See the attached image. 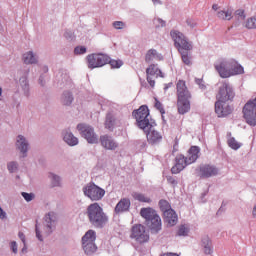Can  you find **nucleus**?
Here are the masks:
<instances>
[{
  "instance_id": "obj_17",
  "label": "nucleus",
  "mask_w": 256,
  "mask_h": 256,
  "mask_svg": "<svg viewBox=\"0 0 256 256\" xmlns=\"http://www.w3.org/2000/svg\"><path fill=\"white\" fill-rule=\"evenodd\" d=\"M57 216H55V212H49L45 216L46 226L43 228L44 235H49L52 233L51 227L53 226L54 221H56Z\"/></svg>"
},
{
  "instance_id": "obj_44",
  "label": "nucleus",
  "mask_w": 256,
  "mask_h": 256,
  "mask_svg": "<svg viewBox=\"0 0 256 256\" xmlns=\"http://www.w3.org/2000/svg\"><path fill=\"white\" fill-rule=\"evenodd\" d=\"M22 197H24L25 201H33L35 195H33L32 193H27V192H22Z\"/></svg>"
},
{
  "instance_id": "obj_28",
  "label": "nucleus",
  "mask_w": 256,
  "mask_h": 256,
  "mask_svg": "<svg viewBox=\"0 0 256 256\" xmlns=\"http://www.w3.org/2000/svg\"><path fill=\"white\" fill-rule=\"evenodd\" d=\"M82 248L84 250V253H86V255H93V253L97 252V245L95 244V242L92 243H84L82 244Z\"/></svg>"
},
{
  "instance_id": "obj_18",
  "label": "nucleus",
  "mask_w": 256,
  "mask_h": 256,
  "mask_svg": "<svg viewBox=\"0 0 256 256\" xmlns=\"http://www.w3.org/2000/svg\"><path fill=\"white\" fill-rule=\"evenodd\" d=\"M201 152V149L198 146H192L188 150V154L186 156V159H188V163L190 165H193L197 159H199V153Z\"/></svg>"
},
{
  "instance_id": "obj_3",
  "label": "nucleus",
  "mask_w": 256,
  "mask_h": 256,
  "mask_svg": "<svg viewBox=\"0 0 256 256\" xmlns=\"http://www.w3.org/2000/svg\"><path fill=\"white\" fill-rule=\"evenodd\" d=\"M141 217L146 219V225L150 229L151 233H159L163 224L161 223V217L152 208H142L140 211Z\"/></svg>"
},
{
  "instance_id": "obj_16",
  "label": "nucleus",
  "mask_w": 256,
  "mask_h": 256,
  "mask_svg": "<svg viewBox=\"0 0 256 256\" xmlns=\"http://www.w3.org/2000/svg\"><path fill=\"white\" fill-rule=\"evenodd\" d=\"M100 143L104 149H108L109 151H115L119 145L113 138L109 135H103L100 137Z\"/></svg>"
},
{
  "instance_id": "obj_11",
  "label": "nucleus",
  "mask_w": 256,
  "mask_h": 256,
  "mask_svg": "<svg viewBox=\"0 0 256 256\" xmlns=\"http://www.w3.org/2000/svg\"><path fill=\"white\" fill-rule=\"evenodd\" d=\"M219 174V169L215 165L202 164L198 168V175L201 179H209Z\"/></svg>"
},
{
  "instance_id": "obj_9",
  "label": "nucleus",
  "mask_w": 256,
  "mask_h": 256,
  "mask_svg": "<svg viewBox=\"0 0 256 256\" xmlns=\"http://www.w3.org/2000/svg\"><path fill=\"white\" fill-rule=\"evenodd\" d=\"M77 129L82 137L92 145L99 143V136L95 133V129L87 124H78Z\"/></svg>"
},
{
  "instance_id": "obj_35",
  "label": "nucleus",
  "mask_w": 256,
  "mask_h": 256,
  "mask_svg": "<svg viewBox=\"0 0 256 256\" xmlns=\"http://www.w3.org/2000/svg\"><path fill=\"white\" fill-rule=\"evenodd\" d=\"M177 235L179 237H187L189 235V227L185 225L179 226Z\"/></svg>"
},
{
  "instance_id": "obj_47",
  "label": "nucleus",
  "mask_w": 256,
  "mask_h": 256,
  "mask_svg": "<svg viewBox=\"0 0 256 256\" xmlns=\"http://www.w3.org/2000/svg\"><path fill=\"white\" fill-rule=\"evenodd\" d=\"M114 29H123L125 27V23L123 21H115L113 22Z\"/></svg>"
},
{
  "instance_id": "obj_22",
  "label": "nucleus",
  "mask_w": 256,
  "mask_h": 256,
  "mask_svg": "<svg viewBox=\"0 0 256 256\" xmlns=\"http://www.w3.org/2000/svg\"><path fill=\"white\" fill-rule=\"evenodd\" d=\"M163 61V55L159 54L157 52V50L155 49H150L148 50V52L146 53L145 56V61L147 63H150V61Z\"/></svg>"
},
{
  "instance_id": "obj_2",
  "label": "nucleus",
  "mask_w": 256,
  "mask_h": 256,
  "mask_svg": "<svg viewBox=\"0 0 256 256\" xmlns=\"http://www.w3.org/2000/svg\"><path fill=\"white\" fill-rule=\"evenodd\" d=\"M214 69H216L218 75L222 79H229V77H233L235 75H242V73H244L243 66H241L239 62L234 59L218 60L214 64Z\"/></svg>"
},
{
  "instance_id": "obj_24",
  "label": "nucleus",
  "mask_w": 256,
  "mask_h": 256,
  "mask_svg": "<svg viewBox=\"0 0 256 256\" xmlns=\"http://www.w3.org/2000/svg\"><path fill=\"white\" fill-rule=\"evenodd\" d=\"M218 19L222 21H231L233 19V11L230 9L220 10L216 13Z\"/></svg>"
},
{
  "instance_id": "obj_33",
  "label": "nucleus",
  "mask_w": 256,
  "mask_h": 256,
  "mask_svg": "<svg viewBox=\"0 0 256 256\" xmlns=\"http://www.w3.org/2000/svg\"><path fill=\"white\" fill-rule=\"evenodd\" d=\"M244 27L246 29H256V15L249 17L245 22H244Z\"/></svg>"
},
{
  "instance_id": "obj_46",
  "label": "nucleus",
  "mask_w": 256,
  "mask_h": 256,
  "mask_svg": "<svg viewBox=\"0 0 256 256\" xmlns=\"http://www.w3.org/2000/svg\"><path fill=\"white\" fill-rule=\"evenodd\" d=\"M19 239H21L22 243L24 244V247L22 249V253H25L27 251V247L25 245V234L23 232L18 233Z\"/></svg>"
},
{
  "instance_id": "obj_53",
  "label": "nucleus",
  "mask_w": 256,
  "mask_h": 256,
  "mask_svg": "<svg viewBox=\"0 0 256 256\" xmlns=\"http://www.w3.org/2000/svg\"><path fill=\"white\" fill-rule=\"evenodd\" d=\"M161 256H179V254L168 252V253L162 254Z\"/></svg>"
},
{
  "instance_id": "obj_7",
  "label": "nucleus",
  "mask_w": 256,
  "mask_h": 256,
  "mask_svg": "<svg viewBox=\"0 0 256 256\" xmlns=\"http://www.w3.org/2000/svg\"><path fill=\"white\" fill-rule=\"evenodd\" d=\"M170 35L178 51H191V49H193V46L191 45V43H189V41H187V38H185V35H183V33L177 30H172L170 32Z\"/></svg>"
},
{
  "instance_id": "obj_8",
  "label": "nucleus",
  "mask_w": 256,
  "mask_h": 256,
  "mask_svg": "<svg viewBox=\"0 0 256 256\" xmlns=\"http://www.w3.org/2000/svg\"><path fill=\"white\" fill-rule=\"evenodd\" d=\"M83 193L91 201H101L105 197V190L93 183L86 185L83 188Z\"/></svg>"
},
{
  "instance_id": "obj_45",
  "label": "nucleus",
  "mask_w": 256,
  "mask_h": 256,
  "mask_svg": "<svg viewBox=\"0 0 256 256\" xmlns=\"http://www.w3.org/2000/svg\"><path fill=\"white\" fill-rule=\"evenodd\" d=\"M8 170L10 173H15V171H17V162H10L8 164Z\"/></svg>"
},
{
  "instance_id": "obj_30",
  "label": "nucleus",
  "mask_w": 256,
  "mask_h": 256,
  "mask_svg": "<svg viewBox=\"0 0 256 256\" xmlns=\"http://www.w3.org/2000/svg\"><path fill=\"white\" fill-rule=\"evenodd\" d=\"M132 197L135 199V201H139L140 203H151V198L139 192H133Z\"/></svg>"
},
{
  "instance_id": "obj_5",
  "label": "nucleus",
  "mask_w": 256,
  "mask_h": 256,
  "mask_svg": "<svg viewBox=\"0 0 256 256\" xmlns=\"http://www.w3.org/2000/svg\"><path fill=\"white\" fill-rule=\"evenodd\" d=\"M132 116L136 120V125L139 129L147 131V128L151 127V122L149 121V108L147 105H142L139 109L134 110Z\"/></svg>"
},
{
  "instance_id": "obj_27",
  "label": "nucleus",
  "mask_w": 256,
  "mask_h": 256,
  "mask_svg": "<svg viewBox=\"0 0 256 256\" xmlns=\"http://www.w3.org/2000/svg\"><path fill=\"white\" fill-rule=\"evenodd\" d=\"M64 141L67 145H70V147H75V145L79 144V139H77L71 132H66L64 134Z\"/></svg>"
},
{
  "instance_id": "obj_37",
  "label": "nucleus",
  "mask_w": 256,
  "mask_h": 256,
  "mask_svg": "<svg viewBox=\"0 0 256 256\" xmlns=\"http://www.w3.org/2000/svg\"><path fill=\"white\" fill-rule=\"evenodd\" d=\"M188 50H181L179 53L182 55V61L185 63V65H190L191 64V57H189V52Z\"/></svg>"
},
{
  "instance_id": "obj_25",
  "label": "nucleus",
  "mask_w": 256,
  "mask_h": 256,
  "mask_svg": "<svg viewBox=\"0 0 256 256\" xmlns=\"http://www.w3.org/2000/svg\"><path fill=\"white\" fill-rule=\"evenodd\" d=\"M97 239V233L94 230H88L82 237V244L84 243H95Z\"/></svg>"
},
{
  "instance_id": "obj_41",
  "label": "nucleus",
  "mask_w": 256,
  "mask_h": 256,
  "mask_svg": "<svg viewBox=\"0 0 256 256\" xmlns=\"http://www.w3.org/2000/svg\"><path fill=\"white\" fill-rule=\"evenodd\" d=\"M74 53L75 55H85V53H87V48H85V46H77L74 49Z\"/></svg>"
},
{
  "instance_id": "obj_20",
  "label": "nucleus",
  "mask_w": 256,
  "mask_h": 256,
  "mask_svg": "<svg viewBox=\"0 0 256 256\" xmlns=\"http://www.w3.org/2000/svg\"><path fill=\"white\" fill-rule=\"evenodd\" d=\"M163 215H164V221L170 227L177 225V221H178L177 213H175L173 210H168Z\"/></svg>"
},
{
  "instance_id": "obj_43",
  "label": "nucleus",
  "mask_w": 256,
  "mask_h": 256,
  "mask_svg": "<svg viewBox=\"0 0 256 256\" xmlns=\"http://www.w3.org/2000/svg\"><path fill=\"white\" fill-rule=\"evenodd\" d=\"M113 125H114L113 118H111L110 116H107L106 122H105L106 129H113Z\"/></svg>"
},
{
  "instance_id": "obj_29",
  "label": "nucleus",
  "mask_w": 256,
  "mask_h": 256,
  "mask_svg": "<svg viewBox=\"0 0 256 256\" xmlns=\"http://www.w3.org/2000/svg\"><path fill=\"white\" fill-rule=\"evenodd\" d=\"M147 75L153 76L156 75V77H163V72L157 68L155 64H151L147 69H146Z\"/></svg>"
},
{
  "instance_id": "obj_40",
  "label": "nucleus",
  "mask_w": 256,
  "mask_h": 256,
  "mask_svg": "<svg viewBox=\"0 0 256 256\" xmlns=\"http://www.w3.org/2000/svg\"><path fill=\"white\" fill-rule=\"evenodd\" d=\"M154 107L157 109V111H160L162 117L165 115V108L163 107V104L157 100V98H155Z\"/></svg>"
},
{
  "instance_id": "obj_1",
  "label": "nucleus",
  "mask_w": 256,
  "mask_h": 256,
  "mask_svg": "<svg viewBox=\"0 0 256 256\" xmlns=\"http://www.w3.org/2000/svg\"><path fill=\"white\" fill-rule=\"evenodd\" d=\"M217 102H215V113L218 117H227V115H231L233 109L231 106L225 105L223 103H227V101H233L235 99V90L233 86L229 84V82H222L218 93L216 95Z\"/></svg>"
},
{
  "instance_id": "obj_34",
  "label": "nucleus",
  "mask_w": 256,
  "mask_h": 256,
  "mask_svg": "<svg viewBox=\"0 0 256 256\" xmlns=\"http://www.w3.org/2000/svg\"><path fill=\"white\" fill-rule=\"evenodd\" d=\"M159 205L163 214L167 213V211H173L171 204H169L166 200H160Z\"/></svg>"
},
{
  "instance_id": "obj_6",
  "label": "nucleus",
  "mask_w": 256,
  "mask_h": 256,
  "mask_svg": "<svg viewBox=\"0 0 256 256\" xmlns=\"http://www.w3.org/2000/svg\"><path fill=\"white\" fill-rule=\"evenodd\" d=\"M130 238L134 239L139 245L149 243V230L143 224H136L131 228Z\"/></svg>"
},
{
  "instance_id": "obj_14",
  "label": "nucleus",
  "mask_w": 256,
  "mask_h": 256,
  "mask_svg": "<svg viewBox=\"0 0 256 256\" xmlns=\"http://www.w3.org/2000/svg\"><path fill=\"white\" fill-rule=\"evenodd\" d=\"M191 98H177V111L179 115H185L191 111Z\"/></svg>"
},
{
  "instance_id": "obj_10",
  "label": "nucleus",
  "mask_w": 256,
  "mask_h": 256,
  "mask_svg": "<svg viewBox=\"0 0 256 256\" xmlns=\"http://www.w3.org/2000/svg\"><path fill=\"white\" fill-rule=\"evenodd\" d=\"M86 59L89 69H97L109 63V56L105 54H90Z\"/></svg>"
},
{
  "instance_id": "obj_55",
  "label": "nucleus",
  "mask_w": 256,
  "mask_h": 256,
  "mask_svg": "<svg viewBox=\"0 0 256 256\" xmlns=\"http://www.w3.org/2000/svg\"><path fill=\"white\" fill-rule=\"evenodd\" d=\"M252 215H253V217L256 218V205L254 206V208L252 210Z\"/></svg>"
},
{
  "instance_id": "obj_59",
  "label": "nucleus",
  "mask_w": 256,
  "mask_h": 256,
  "mask_svg": "<svg viewBox=\"0 0 256 256\" xmlns=\"http://www.w3.org/2000/svg\"><path fill=\"white\" fill-rule=\"evenodd\" d=\"M40 83H41V85H43V82H42V80H40Z\"/></svg>"
},
{
  "instance_id": "obj_52",
  "label": "nucleus",
  "mask_w": 256,
  "mask_h": 256,
  "mask_svg": "<svg viewBox=\"0 0 256 256\" xmlns=\"http://www.w3.org/2000/svg\"><path fill=\"white\" fill-rule=\"evenodd\" d=\"M11 249L13 253H17V242L15 241L11 242Z\"/></svg>"
},
{
  "instance_id": "obj_32",
  "label": "nucleus",
  "mask_w": 256,
  "mask_h": 256,
  "mask_svg": "<svg viewBox=\"0 0 256 256\" xmlns=\"http://www.w3.org/2000/svg\"><path fill=\"white\" fill-rule=\"evenodd\" d=\"M61 101L62 105H71V103H73V94H71V92H64Z\"/></svg>"
},
{
  "instance_id": "obj_13",
  "label": "nucleus",
  "mask_w": 256,
  "mask_h": 256,
  "mask_svg": "<svg viewBox=\"0 0 256 256\" xmlns=\"http://www.w3.org/2000/svg\"><path fill=\"white\" fill-rule=\"evenodd\" d=\"M187 165H191L187 157L183 154H178L175 158V165L171 168V173L177 175L178 173H181Z\"/></svg>"
},
{
  "instance_id": "obj_56",
  "label": "nucleus",
  "mask_w": 256,
  "mask_h": 256,
  "mask_svg": "<svg viewBox=\"0 0 256 256\" xmlns=\"http://www.w3.org/2000/svg\"><path fill=\"white\" fill-rule=\"evenodd\" d=\"M154 5H161V2L159 0H152Z\"/></svg>"
},
{
  "instance_id": "obj_21",
  "label": "nucleus",
  "mask_w": 256,
  "mask_h": 256,
  "mask_svg": "<svg viewBox=\"0 0 256 256\" xmlns=\"http://www.w3.org/2000/svg\"><path fill=\"white\" fill-rule=\"evenodd\" d=\"M16 147L23 153V156L25 157V154L27 153V149L29 147V143H27V139L23 137V135H19L16 140Z\"/></svg>"
},
{
  "instance_id": "obj_19",
  "label": "nucleus",
  "mask_w": 256,
  "mask_h": 256,
  "mask_svg": "<svg viewBox=\"0 0 256 256\" xmlns=\"http://www.w3.org/2000/svg\"><path fill=\"white\" fill-rule=\"evenodd\" d=\"M129 207H131V200L122 198L115 207V213H125V211H129Z\"/></svg>"
},
{
  "instance_id": "obj_50",
  "label": "nucleus",
  "mask_w": 256,
  "mask_h": 256,
  "mask_svg": "<svg viewBox=\"0 0 256 256\" xmlns=\"http://www.w3.org/2000/svg\"><path fill=\"white\" fill-rule=\"evenodd\" d=\"M151 77H152L151 75H148L147 81L151 87H155V80H153V78H151Z\"/></svg>"
},
{
  "instance_id": "obj_42",
  "label": "nucleus",
  "mask_w": 256,
  "mask_h": 256,
  "mask_svg": "<svg viewBox=\"0 0 256 256\" xmlns=\"http://www.w3.org/2000/svg\"><path fill=\"white\" fill-rule=\"evenodd\" d=\"M235 17H238V19H240L241 21H245V17H247L245 15V10H243V9L236 10Z\"/></svg>"
},
{
  "instance_id": "obj_38",
  "label": "nucleus",
  "mask_w": 256,
  "mask_h": 256,
  "mask_svg": "<svg viewBox=\"0 0 256 256\" xmlns=\"http://www.w3.org/2000/svg\"><path fill=\"white\" fill-rule=\"evenodd\" d=\"M49 177L52 181V186L53 187H59V185H61V178H59V176L51 173Z\"/></svg>"
},
{
  "instance_id": "obj_58",
  "label": "nucleus",
  "mask_w": 256,
  "mask_h": 256,
  "mask_svg": "<svg viewBox=\"0 0 256 256\" xmlns=\"http://www.w3.org/2000/svg\"><path fill=\"white\" fill-rule=\"evenodd\" d=\"M3 95V89L0 87V97Z\"/></svg>"
},
{
  "instance_id": "obj_26",
  "label": "nucleus",
  "mask_w": 256,
  "mask_h": 256,
  "mask_svg": "<svg viewBox=\"0 0 256 256\" xmlns=\"http://www.w3.org/2000/svg\"><path fill=\"white\" fill-rule=\"evenodd\" d=\"M64 141L67 145H70V147H75V145L79 144V139H77L71 132H66L64 134Z\"/></svg>"
},
{
  "instance_id": "obj_48",
  "label": "nucleus",
  "mask_w": 256,
  "mask_h": 256,
  "mask_svg": "<svg viewBox=\"0 0 256 256\" xmlns=\"http://www.w3.org/2000/svg\"><path fill=\"white\" fill-rule=\"evenodd\" d=\"M167 181L170 185H173V187H177V180L174 177L168 176Z\"/></svg>"
},
{
  "instance_id": "obj_39",
  "label": "nucleus",
  "mask_w": 256,
  "mask_h": 256,
  "mask_svg": "<svg viewBox=\"0 0 256 256\" xmlns=\"http://www.w3.org/2000/svg\"><path fill=\"white\" fill-rule=\"evenodd\" d=\"M108 63L110 64L112 69H119L120 67L123 66V61L121 60H111V58H109Z\"/></svg>"
},
{
  "instance_id": "obj_36",
  "label": "nucleus",
  "mask_w": 256,
  "mask_h": 256,
  "mask_svg": "<svg viewBox=\"0 0 256 256\" xmlns=\"http://www.w3.org/2000/svg\"><path fill=\"white\" fill-rule=\"evenodd\" d=\"M228 146L231 149H234L235 151H237V149H239L241 147V144L239 142H237V140H235L233 137H230L227 141Z\"/></svg>"
},
{
  "instance_id": "obj_57",
  "label": "nucleus",
  "mask_w": 256,
  "mask_h": 256,
  "mask_svg": "<svg viewBox=\"0 0 256 256\" xmlns=\"http://www.w3.org/2000/svg\"><path fill=\"white\" fill-rule=\"evenodd\" d=\"M158 21L161 22V27H165V21H163V20H158Z\"/></svg>"
},
{
  "instance_id": "obj_31",
  "label": "nucleus",
  "mask_w": 256,
  "mask_h": 256,
  "mask_svg": "<svg viewBox=\"0 0 256 256\" xmlns=\"http://www.w3.org/2000/svg\"><path fill=\"white\" fill-rule=\"evenodd\" d=\"M23 61L26 65H33V63H37V58L35 57V54L30 51L23 55Z\"/></svg>"
},
{
  "instance_id": "obj_15",
  "label": "nucleus",
  "mask_w": 256,
  "mask_h": 256,
  "mask_svg": "<svg viewBox=\"0 0 256 256\" xmlns=\"http://www.w3.org/2000/svg\"><path fill=\"white\" fill-rule=\"evenodd\" d=\"M176 90L177 99L191 98V92H189V88H187V84L184 80L177 82Z\"/></svg>"
},
{
  "instance_id": "obj_49",
  "label": "nucleus",
  "mask_w": 256,
  "mask_h": 256,
  "mask_svg": "<svg viewBox=\"0 0 256 256\" xmlns=\"http://www.w3.org/2000/svg\"><path fill=\"white\" fill-rule=\"evenodd\" d=\"M36 237L39 241H43V237L41 236V232L39 231L38 225H36Z\"/></svg>"
},
{
  "instance_id": "obj_12",
  "label": "nucleus",
  "mask_w": 256,
  "mask_h": 256,
  "mask_svg": "<svg viewBox=\"0 0 256 256\" xmlns=\"http://www.w3.org/2000/svg\"><path fill=\"white\" fill-rule=\"evenodd\" d=\"M144 132L146 133L147 141L150 145H157V143L163 141V135L155 130L151 124Z\"/></svg>"
},
{
  "instance_id": "obj_51",
  "label": "nucleus",
  "mask_w": 256,
  "mask_h": 256,
  "mask_svg": "<svg viewBox=\"0 0 256 256\" xmlns=\"http://www.w3.org/2000/svg\"><path fill=\"white\" fill-rule=\"evenodd\" d=\"M0 219H7V213L0 207Z\"/></svg>"
},
{
  "instance_id": "obj_54",
  "label": "nucleus",
  "mask_w": 256,
  "mask_h": 256,
  "mask_svg": "<svg viewBox=\"0 0 256 256\" xmlns=\"http://www.w3.org/2000/svg\"><path fill=\"white\" fill-rule=\"evenodd\" d=\"M212 9L214 11H219V5L218 4H213Z\"/></svg>"
},
{
  "instance_id": "obj_23",
  "label": "nucleus",
  "mask_w": 256,
  "mask_h": 256,
  "mask_svg": "<svg viewBox=\"0 0 256 256\" xmlns=\"http://www.w3.org/2000/svg\"><path fill=\"white\" fill-rule=\"evenodd\" d=\"M201 245L205 255H211V253H213V243L211 242L209 236H204L202 238Z\"/></svg>"
},
{
  "instance_id": "obj_4",
  "label": "nucleus",
  "mask_w": 256,
  "mask_h": 256,
  "mask_svg": "<svg viewBox=\"0 0 256 256\" xmlns=\"http://www.w3.org/2000/svg\"><path fill=\"white\" fill-rule=\"evenodd\" d=\"M87 216L94 227L101 228L107 223V215L98 203L90 204L87 208Z\"/></svg>"
}]
</instances>
